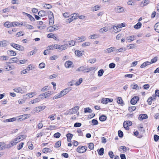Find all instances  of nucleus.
Returning a JSON list of instances; mask_svg holds the SVG:
<instances>
[{"label": "nucleus", "mask_w": 159, "mask_h": 159, "mask_svg": "<svg viewBox=\"0 0 159 159\" xmlns=\"http://www.w3.org/2000/svg\"><path fill=\"white\" fill-rule=\"evenodd\" d=\"M136 109V107H129V111H133L135 110Z\"/></svg>", "instance_id": "e2e57ef3"}, {"label": "nucleus", "mask_w": 159, "mask_h": 159, "mask_svg": "<svg viewBox=\"0 0 159 159\" xmlns=\"http://www.w3.org/2000/svg\"><path fill=\"white\" fill-rule=\"evenodd\" d=\"M9 55L11 56H14L16 55V53L15 52L12 50L11 51H9Z\"/></svg>", "instance_id": "603ef678"}, {"label": "nucleus", "mask_w": 159, "mask_h": 159, "mask_svg": "<svg viewBox=\"0 0 159 159\" xmlns=\"http://www.w3.org/2000/svg\"><path fill=\"white\" fill-rule=\"evenodd\" d=\"M47 12V14H48V18H53L54 17V16L53 13L51 11H48Z\"/></svg>", "instance_id": "a878e982"}, {"label": "nucleus", "mask_w": 159, "mask_h": 159, "mask_svg": "<svg viewBox=\"0 0 159 159\" xmlns=\"http://www.w3.org/2000/svg\"><path fill=\"white\" fill-rule=\"evenodd\" d=\"M16 118L15 117H13L12 118L7 119L6 120H2V122H13L15 121L16 120Z\"/></svg>", "instance_id": "6ab92c4d"}, {"label": "nucleus", "mask_w": 159, "mask_h": 159, "mask_svg": "<svg viewBox=\"0 0 159 159\" xmlns=\"http://www.w3.org/2000/svg\"><path fill=\"white\" fill-rule=\"evenodd\" d=\"M104 149L103 148H100L98 152V153L100 155H102L104 154Z\"/></svg>", "instance_id": "79ce46f5"}, {"label": "nucleus", "mask_w": 159, "mask_h": 159, "mask_svg": "<svg viewBox=\"0 0 159 159\" xmlns=\"http://www.w3.org/2000/svg\"><path fill=\"white\" fill-rule=\"evenodd\" d=\"M108 30V29L106 27H104L102 28L101 29L99 30V32H106Z\"/></svg>", "instance_id": "473e14b6"}, {"label": "nucleus", "mask_w": 159, "mask_h": 159, "mask_svg": "<svg viewBox=\"0 0 159 159\" xmlns=\"http://www.w3.org/2000/svg\"><path fill=\"white\" fill-rule=\"evenodd\" d=\"M11 63L16 62L17 61V59L16 57H13L10 60Z\"/></svg>", "instance_id": "680f3d73"}, {"label": "nucleus", "mask_w": 159, "mask_h": 159, "mask_svg": "<svg viewBox=\"0 0 159 159\" xmlns=\"http://www.w3.org/2000/svg\"><path fill=\"white\" fill-rule=\"evenodd\" d=\"M61 141L60 140L58 141L55 144V147L56 148H59L61 145Z\"/></svg>", "instance_id": "58836bf2"}, {"label": "nucleus", "mask_w": 159, "mask_h": 159, "mask_svg": "<svg viewBox=\"0 0 159 159\" xmlns=\"http://www.w3.org/2000/svg\"><path fill=\"white\" fill-rule=\"evenodd\" d=\"M73 63L70 61H68L66 62L65 63V66L66 68H69L71 67V65Z\"/></svg>", "instance_id": "2eb2a0df"}, {"label": "nucleus", "mask_w": 159, "mask_h": 159, "mask_svg": "<svg viewBox=\"0 0 159 159\" xmlns=\"http://www.w3.org/2000/svg\"><path fill=\"white\" fill-rule=\"evenodd\" d=\"M36 95V92H34L28 93L27 94V95L28 96H29L30 98H31L33 97L34 95Z\"/></svg>", "instance_id": "f704fd0d"}, {"label": "nucleus", "mask_w": 159, "mask_h": 159, "mask_svg": "<svg viewBox=\"0 0 159 159\" xmlns=\"http://www.w3.org/2000/svg\"><path fill=\"white\" fill-rule=\"evenodd\" d=\"M104 72V71L103 69L99 70L98 72V76L99 77L102 76Z\"/></svg>", "instance_id": "e433bc0d"}, {"label": "nucleus", "mask_w": 159, "mask_h": 159, "mask_svg": "<svg viewBox=\"0 0 159 159\" xmlns=\"http://www.w3.org/2000/svg\"><path fill=\"white\" fill-rule=\"evenodd\" d=\"M126 50V48H121L119 49H118L116 50V51L117 52H123V51H125Z\"/></svg>", "instance_id": "72a5a7b5"}, {"label": "nucleus", "mask_w": 159, "mask_h": 159, "mask_svg": "<svg viewBox=\"0 0 159 159\" xmlns=\"http://www.w3.org/2000/svg\"><path fill=\"white\" fill-rule=\"evenodd\" d=\"M97 89V87L93 86V87H91L89 89V90L90 91L93 92V91L96 90Z\"/></svg>", "instance_id": "bf43d9fd"}, {"label": "nucleus", "mask_w": 159, "mask_h": 159, "mask_svg": "<svg viewBox=\"0 0 159 159\" xmlns=\"http://www.w3.org/2000/svg\"><path fill=\"white\" fill-rule=\"evenodd\" d=\"M98 37V35L97 34H94L89 36V39H94Z\"/></svg>", "instance_id": "37998d69"}, {"label": "nucleus", "mask_w": 159, "mask_h": 159, "mask_svg": "<svg viewBox=\"0 0 159 159\" xmlns=\"http://www.w3.org/2000/svg\"><path fill=\"white\" fill-rule=\"evenodd\" d=\"M76 41H75L73 40L70 41H68V43L70 46H73L75 45Z\"/></svg>", "instance_id": "49530a36"}, {"label": "nucleus", "mask_w": 159, "mask_h": 159, "mask_svg": "<svg viewBox=\"0 0 159 159\" xmlns=\"http://www.w3.org/2000/svg\"><path fill=\"white\" fill-rule=\"evenodd\" d=\"M118 134L120 138H122L123 136V132L120 130L118 131Z\"/></svg>", "instance_id": "052dcab7"}, {"label": "nucleus", "mask_w": 159, "mask_h": 159, "mask_svg": "<svg viewBox=\"0 0 159 159\" xmlns=\"http://www.w3.org/2000/svg\"><path fill=\"white\" fill-rule=\"evenodd\" d=\"M125 26V23H122L121 24L118 25L117 26H114L113 27L114 30H116L115 28H117V27H119V28H122V27H124Z\"/></svg>", "instance_id": "393cba45"}, {"label": "nucleus", "mask_w": 159, "mask_h": 159, "mask_svg": "<svg viewBox=\"0 0 159 159\" xmlns=\"http://www.w3.org/2000/svg\"><path fill=\"white\" fill-rule=\"evenodd\" d=\"M51 92L48 91L47 92L45 93H43L41 95H39V96L41 95L42 96H45V98H46L47 97L49 96L50 95Z\"/></svg>", "instance_id": "7c9ffc66"}, {"label": "nucleus", "mask_w": 159, "mask_h": 159, "mask_svg": "<svg viewBox=\"0 0 159 159\" xmlns=\"http://www.w3.org/2000/svg\"><path fill=\"white\" fill-rule=\"evenodd\" d=\"M17 143V142H15L14 141V140H13V141L11 142L10 144H9V145L7 146V147L8 148L11 147L14 145H16Z\"/></svg>", "instance_id": "b1692460"}, {"label": "nucleus", "mask_w": 159, "mask_h": 159, "mask_svg": "<svg viewBox=\"0 0 159 159\" xmlns=\"http://www.w3.org/2000/svg\"><path fill=\"white\" fill-rule=\"evenodd\" d=\"M12 22L7 21L4 23V26L6 27L9 28L12 27Z\"/></svg>", "instance_id": "5701e85b"}, {"label": "nucleus", "mask_w": 159, "mask_h": 159, "mask_svg": "<svg viewBox=\"0 0 159 159\" xmlns=\"http://www.w3.org/2000/svg\"><path fill=\"white\" fill-rule=\"evenodd\" d=\"M117 102L118 104L121 105L123 104V100H122L121 98L120 97H118V98Z\"/></svg>", "instance_id": "c9c22d12"}, {"label": "nucleus", "mask_w": 159, "mask_h": 159, "mask_svg": "<svg viewBox=\"0 0 159 159\" xmlns=\"http://www.w3.org/2000/svg\"><path fill=\"white\" fill-rule=\"evenodd\" d=\"M116 64L113 63H110L109 65V67L110 68H114L115 67Z\"/></svg>", "instance_id": "69168bd1"}, {"label": "nucleus", "mask_w": 159, "mask_h": 159, "mask_svg": "<svg viewBox=\"0 0 159 159\" xmlns=\"http://www.w3.org/2000/svg\"><path fill=\"white\" fill-rule=\"evenodd\" d=\"M135 37V36L134 35L128 37L126 38V40L128 41L129 40L130 41H132L134 40Z\"/></svg>", "instance_id": "cd10ccee"}, {"label": "nucleus", "mask_w": 159, "mask_h": 159, "mask_svg": "<svg viewBox=\"0 0 159 159\" xmlns=\"http://www.w3.org/2000/svg\"><path fill=\"white\" fill-rule=\"evenodd\" d=\"M76 40H79L80 42L83 41L86 39L85 37L83 36L80 37H78L75 39Z\"/></svg>", "instance_id": "aec40b11"}, {"label": "nucleus", "mask_w": 159, "mask_h": 159, "mask_svg": "<svg viewBox=\"0 0 159 159\" xmlns=\"http://www.w3.org/2000/svg\"><path fill=\"white\" fill-rule=\"evenodd\" d=\"M139 98L137 96H134L131 100L130 103L134 105L139 100Z\"/></svg>", "instance_id": "423d86ee"}, {"label": "nucleus", "mask_w": 159, "mask_h": 159, "mask_svg": "<svg viewBox=\"0 0 159 159\" xmlns=\"http://www.w3.org/2000/svg\"><path fill=\"white\" fill-rule=\"evenodd\" d=\"M24 144L23 143H21L19 144V145L17 146V148L18 150H20L23 146Z\"/></svg>", "instance_id": "5fc2aeb1"}, {"label": "nucleus", "mask_w": 159, "mask_h": 159, "mask_svg": "<svg viewBox=\"0 0 159 159\" xmlns=\"http://www.w3.org/2000/svg\"><path fill=\"white\" fill-rule=\"evenodd\" d=\"M107 119V117L105 115H102L99 117V120L102 121H103L106 120Z\"/></svg>", "instance_id": "ea45409f"}, {"label": "nucleus", "mask_w": 159, "mask_h": 159, "mask_svg": "<svg viewBox=\"0 0 159 159\" xmlns=\"http://www.w3.org/2000/svg\"><path fill=\"white\" fill-rule=\"evenodd\" d=\"M148 116L146 114H142L139 115V119L140 120H142L143 119H147Z\"/></svg>", "instance_id": "f8f14e48"}, {"label": "nucleus", "mask_w": 159, "mask_h": 159, "mask_svg": "<svg viewBox=\"0 0 159 159\" xmlns=\"http://www.w3.org/2000/svg\"><path fill=\"white\" fill-rule=\"evenodd\" d=\"M61 136V134L59 132H57L54 134V136L55 138H58L60 137Z\"/></svg>", "instance_id": "0e129e2a"}, {"label": "nucleus", "mask_w": 159, "mask_h": 159, "mask_svg": "<svg viewBox=\"0 0 159 159\" xmlns=\"http://www.w3.org/2000/svg\"><path fill=\"white\" fill-rule=\"evenodd\" d=\"M58 57V56L57 55H53L52 56H51L50 57V59L51 60H55L57 59V58Z\"/></svg>", "instance_id": "338daca9"}, {"label": "nucleus", "mask_w": 159, "mask_h": 159, "mask_svg": "<svg viewBox=\"0 0 159 159\" xmlns=\"http://www.w3.org/2000/svg\"><path fill=\"white\" fill-rule=\"evenodd\" d=\"M43 7L47 9H51L52 7L50 4H45Z\"/></svg>", "instance_id": "a18cd8bd"}, {"label": "nucleus", "mask_w": 159, "mask_h": 159, "mask_svg": "<svg viewBox=\"0 0 159 159\" xmlns=\"http://www.w3.org/2000/svg\"><path fill=\"white\" fill-rule=\"evenodd\" d=\"M141 26L142 24L140 22H138L134 26V28L136 29H138L141 27Z\"/></svg>", "instance_id": "c756f323"}, {"label": "nucleus", "mask_w": 159, "mask_h": 159, "mask_svg": "<svg viewBox=\"0 0 159 159\" xmlns=\"http://www.w3.org/2000/svg\"><path fill=\"white\" fill-rule=\"evenodd\" d=\"M115 10L118 13L122 12L124 11V7L120 6H118L115 8Z\"/></svg>", "instance_id": "1a4fd4ad"}, {"label": "nucleus", "mask_w": 159, "mask_h": 159, "mask_svg": "<svg viewBox=\"0 0 159 159\" xmlns=\"http://www.w3.org/2000/svg\"><path fill=\"white\" fill-rule=\"evenodd\" d=\"M58 44H54L49 46H48V49L50 50H53L56 49H58Z\"/></svg>", "instance_id": "9d476101"}, {"label": "nucleus", "mask_w": 159, "mask_h": 159, "mask_svg": "<svg viewBox=\"0 0 159 159\" xmlns=\"http://www.w3.org/2000/svg\"><path fill=\"white\" fill-rule=\"evenodd\" d=\"M36 52V51L34 50H32L29 52L27 54L28 56H31L34 54Z\"/></svg>", "instance_id": "6e6d98bb"}, {"label": "nucleus", "mask_w": 159, "mask_h": 159, "mask_svg": "<svg viewBox=\"0 0 159 159\" xmlns=\"http://www.w3.org/2000/svg\"><path fill=\"white\" fill-rule=\"evenodd\" d=\"M116 50V48L114 47H111L105 50L104 51L107 53H109L115 51Z\"/></svg>", "instance_id": "0eeeda50"}, {"label": "nucleus", "mask_w": 159, "mask_h": 159, "mask_svg": "<svg viewBox=\"0 0 159 159\" xmlns=\"http://www.w3.org/2000/svg\"><path fill=\"white\" fill-rule=\"evenodd\" d=\"M8 42L6 40H3L0 41V47H5L7 45Z\"/></svg>", "instance_id": "4468645a"}, {"label": "nucleus", "mask_w": 159, "mask_h": 159, "mask_svg": "<svg viewBox=\"0 0 159 159\" xmlns=\"http://www.w3.org/2000/svg\"><path fill=\"white\" fill-rule=\"evenodd\" d=\"M90 44L91 43L90 42H87L83 43L82 44L81 46L82 47H84L86 46H89L90 45Z\"/></svg>", "instance_id": "a19ab883"}, {"label": "nucleus", "mask_w": 159, "mask_h": 159, "mask_svg": "<svg viewBox=\"0 0 159 159\" xmlns=\"http://www.w3.org/2000/svg\"><path fill=\"white\" fill-rule=\"evenodd\" d=\"M100 8V6L98 5H96L93 7L92 9L93 11H95L98 10Z\"/></svg>", "instance_id": "c03bdc74"}, {"label": "nucleus", "mask_w": 159, "mask_h": 159, "mask_svg": "<svg viewBox=\"0 0 159 159\" xmlns=\"http://www.w3.org/2000/svg\"><path fill=\"white\" fill-rule=\"evenodd\" d=\"M25 26V27L28 29L32 30L34 28V27L31 25L26 24Z\"/></svg>", "instance_id": "de8ad7c7"}, {"label": "nucleus", "mask_w": 159, "mask_h": 159, "mask_svg": "<svg viewBox=\"0 0 159 159\" xmlns=\"http://www.w3.org/2000/svg\"><path fill=\"white\" fill-rule=\"evenodd\" d=\"M150 64H151V63H150L149 61H147L142 64L140 66V67L142 68Z\"/></svg>", "instance_id": "a211bd4d"}, {"label": "nucleus", "mask_w": 159, "mask_h": 159, "mask_svg": "<svg viewBox=\"0 0 159 159\" xmlns=\"http://www.w3.org/2000/svg\"><path fill=\"white\" fill-rule=\"evenodd\" d=\"M10 45L11 46L19 50L23 51L24 49V48L23 46L15 43H11Z\"/></svg>", "instance_id": "7ed1b4c3"}, {"label": "nucleus", "mask_w": 159, "mask_h": 159, "mask_svg": "<svg viewBox=\"0 0 159 159\" xmlns=\"http://www.w3.org/2000/svg\"><path fill=\"white\" fill-rule=\"evenodd\" d=\"M75 54L78 57H80L82 55V53L81 51L78 50H76L75 51Z\"/></svg>", "instance_id": "4c0bfd02"}, {"label": "nucleus", "mask_w": 159, "mask_h": 159, "mask_svg": "<svg viewBox=\"0 0 159 159\" xmlns=\"http://www.w3.org/2000/svg\"><path fill=\"white\" fill-rule=\"evenodd\" d=\"M61 97H61V95L60 93L59 94H57L56 95H55L53 97V98L52 99H57L58 98H60Z\"/></svg>", "instance_id": "4d7b16f0"}, {"label": "nucleus", "mask_w": 159, "mask_h": 159, "mask_svg": "<svg viewBox=\"0 0 159 159\" xmlns=\"http://www.w3.org/2000/svg\"><path fill=\"white\" fill-rule=\"evenodd\" d=\"M23 14L27 16L31 21H34L35 20V19L30 15L24 12H23Z\"/></svg>", "instance_id": "dca6fc26"}, {"label": "nucleus", "mask_w": 159, "mask_h": 159, "mask_svg": "<svg viewBox=\"0 0 159 159\" xmlns=\"http://www.w3.org/2000/svg\"><path fill=\"white\" fill-rule=\"evenodd\" d=\"M85 67L84 66H80L77 69V71H84Z\"/></svg>", "instance_id": "8fccbe9b"}, {"label": "nucleus", "mask_w": 159, "mask_h": 159, "mask_svg": "<svg viewBox=\"0 0 159 159\" xmlns=\"http://www.w3.org/2000/svg\"><path fill=\"white\" fill-rule=\"evenodd\" d=\"M157 57H155L153 58L151 60V61L150 62V63H151V64L153 63L156 62L157 61Z\"/></svg>", "instance_id": "09e8293b"}, {"label": "nucleus", "mask_w": 159, "mask_h": 159, "mask_svg": "<svg viewBox=\"0 0 159 159\" xmlns=\"http://www.w3.org/2000/svg\"><path fill=\"white\" fill-rule=\"evenodd\" d=\"M154 28L155 30L158 33H159V22L157 23L155 25Z\"/></svg>", "instance_id": "4be33fe9"}, {"label": "nucleus", "mask_w": 159, "mask_h": 159, "mask_svg": "<svg viewBox=\"0 0 159 159\" xmlns=\"http://www.w3.org/2000/svg\"><path fill=\"white\" fill-rule=\"evenodd\" d=\"M127 148L125 146H122L120 147L119 150L121 152L125 153L126 152Z\"/></svg>", "instance_id": "f3484780"}, {"label": "nucleus", "mask_w": 159, "mask_h": 159, "mask_svg": "<svg viewBox=\"0 0 159 159\" xmlns=\"http://www.w3.org/2000/svg\"><path fill=\"white\" fill-rule=\"evenodd\" d=\"M79 109V106H75L74 108H72L69 110L67 114L71 115L73 114L77 113Z\"/></svg>", "instance_id": "f257e3e1"}, {"label": "nucleus", "mask_w": 159, "mask_h": 159, "mask_svg": "<svg viewBox=\"0 0 159 159\" xmlns=\"http://www.w3.org/2000/svg\"><path fill=\"white\" fill-rule=\"evenodd\" d=\"M51 151V150L48 148H44L42 152L44 153H47L48 152H50Z\"/></svg>", "instance_id": "2f4dec72"}, {"label": "nucleus", "mask_w": 159, "mask_h": 159, "mask_svg": "<svg viewBox=\"0 0 159 159\" xmlns=\"http://www.w3.org/2000/svg\"><path fill=\"white\" fill-rule=\"evenodd\" d=\"M49 24L50 26L52 25L54 23V17L49 18Z\"/></svg>", "instance_id": "bb28decb"}, {"label": "nucleus", "mask_w": 159, "mask_h": 159, "mask_svg": "<svg viewBox=\"0 0 159 159\" xmlns=\"http://www.w3.org/2000/svg\"><path fill=\"white\" fill-rule=\"evenodd\" d=\"M92 123H93V125H96L98 124V122L97 120L96 119H93L92 120Z\"/></svg>", "instance_id": "774afa93"}, {"label": "nucleus", "mask_w": 159, "mask_h": 159, "mask_svg": "<svg viewBox=\"0 0 159 159\" xmlns=\"http://www.w3.org/2000/svg\"><path fill=\"white\" fill-rule=\"evenodd\" d=\"M13 90L14 92L17 93H23V90L20 87L15 88L13 89Z\"/></svg>", "instance_id": "412c9836"}, {"label": "nucleus", "mask_w": 159, "mask_h": 159, "mask_svg": "<svg viewBox=\"0 0 159 159\" xmlns=\"http://www.w3.org/2000/svg\"><path fill=\"white\" fill-rule=\"evenodd\" d=\"M108 155L110 156V157L111 159H113L115 156L113 152L112 151L109 152H108Z\"/></svg>", "instance_id": "3c124183"}, {"label": "nucleus", "mask_w": 159, "mask_h": 159, "mask_svg": "<svg viewBox=\"0 0 159 159\" xmlns=\"http://www.w3.org/2000/svg\"><path fill=\"white\" fill-rule=\"evenodd\" d=\"M38 14L39 16L43 17L46 16L47 12L43 10H41L39 11Z\"/></svg>", "instance_id": "9b49d317"}, {"label": "nucleus", "mask_w": 159, "mask_h": 159, "mask_svg": "<svg viewBox=\"0 0 159 159\" xmlns=\"http://www.w3.org/2000/svg\"><path fill=\"white\" fill-rule=\"evenodd\" d=\"M87 149V147L85 146L81 147L79 146L77 148L76 151L80 153H83L86 152Z\"/></svg>", "instance_id": "f03ea898"}, {"label": "nucleus", "mask_w": 159, "mask_h": 159, "mask_svg": "<svg viewBox=\"0 0 159 159\" xmlns=\"http://www.w3.org/2000/svg\"><path fill=\"white\" fill-rule=\"evenodd\" d=\"M71 90V88L70 87H69L62 90L60 93L61 95V97L64 96L66 94Z\"/></svg>", "instance_id": "20e7f679"}, {"label": "nucleus", "mask_w": 159, "mask_h": 159, "mask_svg": "<svg viewBox=\"0 0 159 159\" xmlns=\"http://www.w3.org/2000/svg\"><path fill=\"white\" fill-rule=\"evenodd\" d=\"M45 108V106H39L37 107H36L34 108V110L36 112L38 113L40 112L41 111L43 110Z\"/></svg>", "instance_id": "6e6552de"}, {"label": "nucleus", "mask_w": 159, "mask_h": 159, "mask_svg": "<svg viewBox=\"0 0 159 159\" xmlns=\"http://www.w3.org/2000/svg\"><path fill=\"white\" fill-rule=\"evenodd\" d=\"M48 29H49V30L50 31H53L58 30V26L54 25L52 27L51 26H49Z\"/></svg>", "instance_id": "ddd939ff"}, {"label": "nucleus", "mask_w": 159, "mask_h": 159, "mask_svg": "<svg viewBox=\"0 0 159 159\" xmlns=\"http://www.w3.org/2000/svg\"><path fill=\"white\" fill-rule=\"evenodd\" d=\"M90 150H93L94 148V144L93 143H90L88 146Z\"/></svg>", "instance_id": "864d4df0"}, {"label": "nucleus", "mask_w": 159, "mask_h": 159, "mask_svg": "<svg viewBox=\"0 0 159 159\" xmlns=\"http://www.w3.org/2000/svg\"><path fill=\"white\" fill-rule=\"evenodd\" d=\"M92 110L89 107H87L84 109V113H92Z\"/></svg>", "instance_id": "c85d7f7f"}, {"label": "nucleus", "mask_w": 159, "mask_h": 159, "mask_svg": "<svg viewBox=\"0 0 159 159\" xmlns=\"http://www.w3.org/2000/svg\"><path fill=\"white\" fill-rule=\"evenodd\" d=\"M58 46H58V49L59 51H61L63 50H65L67 49L68 47V45L67 44H64L62 45H58Z\"/></svg>", "instance_id": "39448f33"}, {"label": "nucleus", "mask_w": 159, "mask_h": 159, "mask_svg": "<svg viewBox=\"0 0 159 159\" xmlns=\"http://www.w3.org/2000/svg\"><path fill=\"white\" fill-rule=\"evenodd\" d=\"M124 123H125L126 125L129 126H131L132 125V122L130 121H125L124 122Z\"/></svg>", "instance_id": "13d9d810"}]
</instances>
